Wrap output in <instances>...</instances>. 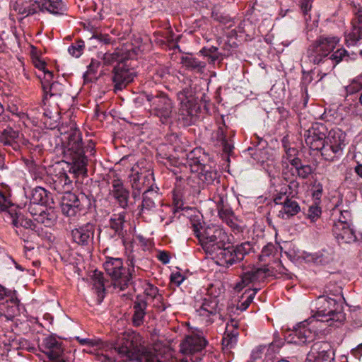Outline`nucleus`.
Masks as SVG:
<instances>
[{
	"label": "nucleus",
	"mask_w": 362,
	"mask_h": 362,
	"mask_svg": "<svg viewBox=\"0 0 362 362\" xmlns=\"http://www.w3.org/2000/svg\"><path fill=\"white\" fill-rule=\"evenodd\" d=\"M84 48V42L83 40H78L76 43L71 45L69 49V53L76 58L79 57Z\"/></svg>",
	"instance_id": "obj_47"
},
{
	"label": "nucleus",
	"mask_w": 362,
	"mask_h": 362,
	"mask_svg": "<svg viewBox=\"0 0 362 362\" xmlns=\"http://www.w3.org/2000/svg\"><path fill=\"white\" fill-rule=\"evenodd\" d=\"M161 202L160 195L154 189H146L142 194L141 204L139 206V214L150 211Z\"/></svg>",
	"instance_id": "obj_23"
},
{
	"label": "nucleus",
	"mask_w": 362,
	"mask_h": 362,
	"mask_svg": "<svg viewBox=\"0 0 362 362\" xmlns=\"http://www.w3.org/2000/svg\"><path fill=\"white\" fill-rule=\"evenodd\" d=\"M322 214L321 208L316 204H312L309 206L306 216L312 222H315L318 218L320 217Z\"/></svg>",
	"instance_id": "obj_50"
},
{
	"label": "nucleus",
	"mask_w": 362,
	"mask_h": 362,
	"mask_svg": "<svg viewBox=\"0 0 362 362\" xmlns=\"http://www.w3.org/2000/svg\"><path fill=\"white\" fill-rule=\"evenodd\" d=\"M286 158L288 160H290V159H292L293 158L297 157L298 154V150L295 147H291L288 148L285 151Z\"/></svg>",
	"instance_id": "obj_63"
},
{
	"label": "nucleus",
	"mask_w": 362,
	"mask_h": 362,
	"mask_svg": "<svg viewBox=\"0 0 362 362\" xmlns=\"http://www.w3.org/2000/svg\"><path fill=\"white\" fill-rule=\"evenodd\" d=\"M42 88L43 90V103L46 104V100L49 98H54L56 100L61 98L65 91V86L57 82L52 81L53 73L47 71L45 73V76L41 78Z\"/></svg>",
	"instance_id": "obj_14"
},
{
	"label": "nucleus",
	"mask_w": 362,
	"mask_h": 362,
	"mask_svg": "<svg viewBox=\"0 0 362 362\" xmlns=\"http://www.w3.org/2000/svg\"><path fill=\"white\" fill-rule=\"evenodd\" d=\"M34 219L38 223L44 224L46 227H50L56 223L57 214L53 207L45 206L43 212L40 214L37 217H35Z\"/></svg>",
	"instance_id": "obj_35"
},
{
	"label": "nucleus",
	"mask_w": 362,
	"mask_h": 362,
	"mask_svg": "<svg viewBox=\"0 0 362 362\" xmlns=\"http://www.w3.org/2000/svg\"><path fill=\"white\" fill-rule=\"evenodd\" d=\"M112 73L115 92L123 90L136 76V72L132 69L127 67L124 63L117 64L114 67Z\"/></svg>",
	"instance_id": "obj_15"
},
{
	"label": "nucleus",
	"mask_w": 362,
	"mask_h": 362,
	"mask_svg": "<svg viewBox=\"0 0 362 362\" xmlns=\"http://www.w3.org/2000/svg\"><path fill=\"white\" fill-rule=\"evenodd\" d=\"M18 136L19 133L18 131H15L11 127H7L2 132L0 136V141L4 146L11 147L13 151H18L20 146L16 140Z\"/></svg>",
	"instance_id": "obj_30"
},
{
	"label": "nucleus",
	"mask_w": 362,
	"mask_h": 362,
	"mask_svg": "<svg viewBox=\"0 0 362 362\" xmlns=\"http://www.w3.org/2000/svg\"><path fill=\"white\" fill-rule=\"evenodd\" d=\"M221 308L218 305V300L216 298H204L202 305L198 311L200 315L209 316V315H218L219 318H222L221 313Z\"/></svg>",
	"instance_id": "obj_28"
},
{
	"label": "nucleus",
	"mask_w": 362,
	"mask_h": 362,
	"mask_svg": "<svg viewBox=\"0 0 362 362\" xmlns=\"http://www.w3.org/2000/svg\"><path fill=\"white\" fill-rule=\"evenodd\" d=\"M208 158L200 148H196L187 155L185 165L188 166L192 173L199 174V179L205 184L215 185L220 182V175L216 169L215 165L206 163Z\"/></svg>",
	"instance_id": "obj_7"
},
{
	"label": "nucleus",
	"mask_w": 362,
	"mask_h": 362,
	"mask_svg": "<svg viewBox=\"0 0 362 362\" xmlns=\"http://www.w3.org/2000/svg\"><path fill=\"white\" fill-rule=\"evenodd\" d=\"M86 197H81L71 192L64 193L61 199V210L62 214L67 217H74L84 209L83 202Z\"/></svg>",
	"instance_id": "obj_12"
},
{
	"label": "nucleus",
	"mask_w": 362,
	"mask_h": 362,
	"mask_svg": "<svg viewBox=\"0 0 362 362\" xmlns=\"http://www.w3.org/2000/svg\"><path fill=\"white\" fill-rule=\"evenodd\" d=\"M157 258L164 264L169 263L170 255L166 251H160L157 255Z\"/></svg>",
	"instance_id": "obj_62"
},
{
	"label": "nucleus",
	"mask_w": 362,
	"mask_h": 362,
	"mask_svg": "<svg viewBox=\"0 0 362 362\" xmlns=\"http://www.w3.org/2000/svg\"><path fill=\"white\" fill-rule=\"evenodd\" d=\"M144 95L150 104L151 114L159 117L163 124L166 123L171 117L173 109L170 98L165 93L158 90L144 93Z\"/></svg>",
	"instance_id": "obj_8"
},
{
	"label": "nucleus",
	"mask_w": 362,
	"mask_h": 362,
	"mask_svg": "<svg viewBox=\"0 0 362 362\" xmlns=\"http://www.w3.org/2000/svg\"><path fill=\"white\" fill-rule=\"evenodd\" d=\"M352 30L349 35L348 41L353 44L362 39V14H357L352 20Z\"/></svg>",
	"instance_id": "obj_37"
},
{
	"label": "nucleus",
	"mask_w": 362,
	"mask_h": 362,
	"mask_svg": "<svg viewBox=\"0 0 362 362\" xmlns=\"http://www.w3.org/2000/svg\"><path fill=\"white\" fill-rule=\"evenodd\" d=\"M238 333L236 331H229L226 329L224 337L222 339L223 346L227 348H232L237 342Z\"/></svg>",
	"instance_id": "obj_44"
},
{
	"label": "nucleus",
	"mask_w": 362,
	"mask_h": 362,
	"mask_svg": "<svg viewBox=\"0 0 362 362\" xmlns=\"http://www.w3.org/2000/svg\"><path fill=\"white\" fill-rule=\"evenodd\" d=\"M307 320L300 322L294 327L288 335H286L288 343L304 344L311 342L315 337V332L308 327Z\"/></svg>",
	"instance_id": "obj_16"
},
{
	"label": "nucleus",
	"mask_w": 362,
	"mask_h": 362,
	"mask_svg": "<svg viewBox=\"0 0 362 362\" xmlns=\"http://www.w3.org/2000/svg\"><path fill=\"white\" fill-rule=\"evenodd\" d=\"M37 10L47 11L51 14L62 16L66 13L67 7L64 0H43L42 2L35 1L28 5L18 6L16 11L18 13L28 16L37 13Z\"/></svg>",
	"instance_id": "obj_9"
},
{
	"label": "nucleus",
	"mask_w": 362,
	"mask_h": 362,
	"mask_svg": "<svg viewBox=\"0 0 362 362\" xmlns=\"http://www.w3.org/2000/svg\"><path fill=\"white\" fill-rule=\"evenodd\" d=\"M351 214L349 210L341 211L339 221L337 223H349V221H351Z\"/></svg>",
	"instance_id": "obj_58"
},
{
	"label": "nucleus",
	"mask_w": 362,
	"mask_h": 362,
	"mask_svg": "<svg viewBox=\"0 0 362 362\" xmlns=\"http://www.w3.org/2000/svg\"><path fill=\"white\" fill-rule=\"evenodd\" d=\"M11 209L13 210V212L17 211L14 205L2 192H0V209L9 214V210Z\"/></svg>",
	"instance_id": "obj_48"
},
{
	"label": "nucleus",
	"mask_w": 362,
	"mask_h": 362,
	"mask_svg": "<svg viewBox=\"0 0 362 362\" xmlns=\"http://www.w3.org/2000/svg\"><path fill=\"white\" fill-rule=\"evenodd\" d=\"M326 296H320L316 300V313L313 317L316 321L327 322L328 326H338L335 323L342 324L346 320L344 312V298L341 288L338 286L334 291L327 286Z\"/></svg>",
	"instance_id": "obj_2"
},
{
	"label": "nucleus",
	"mask_w": 362,
	"mask_h": 362,
	"mask_svg": "<svg viewBox=\"0 0 362 362\" xmlns=\"http://www.w3.org/2000/svg\"><path fill=\"white\" fill-rule=\"evenodd\" d=\"M306 360L309 362H332L334 360V353L331 344L322 341L314 343Z\"/></svg>",
	"instance_id": "obj_13"
},
{
	"label": "nucleus",
	"mask_w": 362,
	"mask_h": 362,
	"mask_svg": "<svg viewBox=\"0 0 362 362\" xmlns=\"http://www.w3.org/2000/svg\"><path fill=\"white\" fill-rule=\"evenodd\" d=\"M127 268L124 267L122 259L113 257H107L103 264L104 269L111 279L114 288L120 291H124L129 286L135 290V264L133 258L127 259Z\"/></svg>",
	"instance_id": "obj_5"
},
{
	"label": "nucleus",
	"mask_w": 362,
	"mask_h": 362,
	"mask_svg": "<svg viewBox=\"0 0 362 362\" xmlns=\"http://www.w3.org/2000/svg\"><path fill=\"white\" fill-rule=\"evenodd\" d=\"M252 146L247 148V151L254 159H258L259 154L267 146V141L255 135V140L252 141Z\"/></svg>",
	"instance_id": "obj_38"
},
{
	"label": "nucleus",
	"mask_w": 362,
	"mask_h": 362,
	"mask_svg": "<svg viewBox=\"0 0 362 362\" xmlns=\"http://www.w3.org/2000/svg\"><path fill=\"white\" fill-rule=\"evenodd\" d=\"M345 90L347 95H353L362 90V74L355 77Z\"/></svg>",
	"instance_id": "obj_42"
},
{
	"label": "nucleus",
	"mask_w": 362,
	"mask_h": 362,
	"mask_svg": "<svg viewBox=\"0 0 362 362\" xmlns=\"http://www.w3.org/2000/svg\"><path fill=\"white\" fill-rule=\"evenodd\" d=\"M125 222V213L114 214L109 220V228L114 231L111 235L112 238H119L123 239L126 234L124 229Z\"/></svg>",
	"instance_id": "obj_27"
},
{
	"label": "nucleus",
	"mask_w": 362,
	"mask_h": 362,
	"mask_svg": "<svg viewBox=\"0 0 362 362\" xmlns=\"http://www.w3.org/2000/svg\"><path fill=\"white\" fill-rule=\"evenodd\" d=\"M305 144L312 151L320 152L327 161H334L346 146V134L339 129L329 130L322 123H315L305 132Z\"/></svg>",
	"instance_id": "obj_1"
},
{
	"label": "nucleus",
	"mask_w": 362,
	"mask_h": 362,
	"mask_svg": "<svg viewBox=\"0 0 362 362\" xmlns=\"http://www.w3.org/2000/svg\"><path fill=\"white\" fill-rule=\"evenodd\" d=\"M93 38L98 40L99 42H103L105 45H109L112 42V37L107 34L97 33L93 35Z\"/></svg>",
	"instance_id": "obj_57"
},
{
	"label": "nucleus",
	"mask_w": 362,
	"mask_h": 362,
	"mask_svg": "<svg viewBox=\"0 0 362 362\" xmlns=\"http://www.w3.org/2000/svg\"><path fill=\"white\" fill-rule=\"evenodd\" d=\"M9 216L12 218V224L15 227L21 226L25 229L35 230L36 225L33 221L31 219L25 218V216L21 212H13V210L11 209L9 210Z\"/></svg>",
	"instance_id": "obj_33"
},
{
	"label": "nucleus",
	"mask_w": 362,
	"mask_h": 362,
	"mask_svg": "<svg viewBox=\"0 0 362 362\" xmlns=\"http://www.w3.org/2000/svg\"><path fill=\"white\" fill-rule=\"evenodd\" d=\"M177 99L180 103L181 115L190 117V121H192L201 110V104L197 101L192 90L189 88H184L177 93Z\"/></svg>",
	"instance_id": "obj_11"
},
{
	"label": "nucleus",
	"mask_w": 362,
	"mask_h": 362,
	"mask_svg": "<svg viewBox=\"0 0 362 362\" xmlns=\"http://www.w3.org/2000/svg\"><path fill=\"white\" fill-rule=\"evenodd\" d=\"M145 293L151 298H155L158 293V288L152 285H148L145 289Z\"/></svg>",
	"instance_id": "obj_64"
},
{
	"label": "nucleus",
	"mask_w": 362,
	"mask_h": 362,
	"mask_svg": "<svg viewBox=\"0 0 362 362\" xmlns=\"http://www.w3.org/2000/svg\"><path fill=\"white\" fill-rule=\"evenodd\" d=\"M129 179L132 189H136L139 191L145 190V187L146 189H153L154 177L153 172L148 170L140 173L136 172L132 173L129 176Z\"/></svg>",
	"instance_id": "obj_19"
},
{
	"label": "nucleus",
	"mask_w": 362,
	"mask_h": 362,
	"mask_svg": "<svg viewBox=\"0 0 362 362\" xmlns=\"http://www.w3.org/2000/svg\"><path fill=\"white\" fill-rule=\"evenodd\" d=\"M54 184L55 189L58 191H63L64 193L66 192H71L73 187L72 180L65 173L59 175L57 180L54 182Z\"/></svg>",
	"instance_id": "obj_39"
},
{
	"label": "nucleus",
	"mask_w": 362,
	"mask_h": 362,
	"mask_svg": "<svg viewBox=\"0 0 362 362\" xmlns=\"http://www.w3.org/2000/svg\"><path fill=\"white\" fill-rule=\"evenodd\" d=\"M269 272V269L267 267H261L244 273L241 276V281L236 284L235 290L238 292L240 291L249 284L264 278Z\"/></svg>",
	"instance_id": "obj_25"
},
{
	"label": "nucleus",
	"mask_w": 362,
	"mask_h": 362,
	"mask_svg": "<svg viewBox=\"0 0 362 362\" xmlns=\"http://www.w3.org/2000/svg\"><path fill=\"white\" fill-rule=\"evenodd\" d=\"M312 4L313 0H299V6L306 22L311 18L309 11L311 10Z\"/></svg>",
	"instance_id": "obj_46"
},
{
	"label": "nucleus",
	"mask_w": 362,
	"mask_h": 362,
	"mask_svg": "<svg viewBox=\"0 0 362 362\" xmlns=\"http://www.w3.org/2000/svg\"><path fill=\"white\" fill-rule=\"evenodd\" d=\"M42 346L45 349L42 351L47 356L48 358L57 359L62 356L64 349L62 342L57 341L55 337L49 336L43 339Z\"/></svg>",
	"instance_id": "obj_26"
},
{
	"label": "nucleus",
	"mask_w": 362,
	"mask_h": 362,
	"mask_svg": "<svg viewBox=\"0 0 362 362\" xmlns=\"http://www.w3.org/2000/svg\"><path fill=\"white\" fill-rule=\"evenodd\" d=\"M332 232L339 245L351 244L357 240L355 231L349 223H335Z\"/></svg>",
	"instance_id": "obj_18"
},
{
	"label": "nucleus",
	"mask_w": 362,
	"mask_h": 362,
	"mask_svg": "<svg viewBox=\"0 0 362 362\" xmlns=\"http://www.w3.org/2000/svg\"><path fill=\"white\" fill-rule=\"evenodd\" d=\"M124 53L121 51H117L113 53H105L103 55V62L105 65H111L115 62L119 63H124V59L123 58Z\"/></svg>",
	"instance_id": "obj_43"
},
{
	"label": "nucleus",
	"mask_w": 362,
	"mask_h": 362,
	"mask_svg": "<svg viewBox=\"0 0 362 362\" xmlns=\"http://www.w3.org/2000/svg\"><path fill=\"white\" fill-rule=\"evenodd\" d=\"M218 212L219 217L223 221L225 220H226V219H228L230 217H234V214H233V211L230 208H228L227 206L221 208V209H219L218 210Z\"/></svg>",
	"instance_id": "obj_54"
},
{
	"label": "nucleus",
	"mask_w": 362,
	"mask_h": 362,
	"mask_svg": "<svg viewBox=\"0 0 362 362\" xmlns=\"http://www.w3.org/2000/svg\"><path fill=\"white\" fill-rule=\"evenodd\" d=\"M30 203L33 204L49 205V201L53 203L51 194L41 187H37L32 189L29 195Z\"/></svg>",
	"instance_id": "obj_29"
},
{
	"label": "nucleus",
	"mask_w": 362,
	"mask_h": 362,
	"mask_svg": "<svg viewBox=\"0 0 362 362\" xmlns=\"http://www.w3.org/2000/svg\"><path fill=\"white\" fill-rule=\"evenodd\" d=\"M213 200L216 204L218 210L226 206L225 203L227 201V195L223 187L217 190L213 197Z\"/></svg>",
	"instance_id": "obj_45"
},
{
	"label": "nucleus",
	"mask_w": 362,
	"mask_h": 362,
	"mask_svg": "<svg viewBox=\"0 0 362 362\" xmlns=\"http://www.w3.org/2000/svg\"><path fill=\"white\" fill-rule=\"evenodd\" d=\"M146 301L143 299H140L138 296L133 307L134 313L132 316V323L134 326L139 327L143 324L144 318L146 315Z\"/></svg>",
	"instance_id": "obj_32"
},
{
	"label": "nucleus",
	"mask_w": 362,
	"mask_h": 362,
	"mask_svg": "<svg viewBox=\"0 0 362 362\" xmlns=\"http://www.w3.org/2000/svg\"><path fill=\"white\" fill-rule=\"evenodd\" d=\"M110 194L116 200L118 205L126 209L129 205V191L119 179H114L112 182Z\"/></svg>",
	"instance_id": "obj_20"
},
{
	"label": "nucleus",
	"mask_w": 362,
	"mask_h": 362,
	"mask_svg": "<svg viewBox=\"0 0 362 362\" xmlns=\"http://www.w3.org/2000/svg\"><path fill=\"white\" fill-rule=\"evenodd\" d=\"M332 259V254H328V255H325L324 254H321L320 256H317L315 259V262L317 263H320L322 264H327Z\"/></svg>",
	"instance_id": "obj_61"
},
{
	"label": "nucleus",
	"mask_w": 362,
	"mask_h": 362,
	"mask_svg": "<svg viewBox=\"0 0 362 362\" xmlns=\"http://www.w3.org/2000/svg\"><path fill=\"white\" fill-rule=\"evenodd\" d=\"M181 62L186 69L196 73H203L206 67V62L199 60L193 56L182 57Z\"/></svg>",
	"instance_id": "obj_34"
},
{
	"label": "nucleus",
	"mask_w": 362,
	"mask_h": 362,
	"mask_svg": "<svg viewBox=\"0 0 362 362\" xmlns=\"http://www.w3.org/2000/svg\"><path fill=\"white\" fill-rule=\"evenodd\" d=\"M4 345L7 351L29 349L28 341L21 337H10L4 341Z\"/></svg>",
	"instance_id": "obj_36"
},
{
	"label": "nucleus",
	"mask_w": 362,
	"mask_h": 362,
	"mask_svg": "<svg viewBox=\"0 0 362 362\" xmlns=\"http://www.w3.org/2000/svg\"><path fill=\"white\" fill-rule=\"evenodd\" d=\"M3 307L4 315L8 320H13L15 317L20 314L19 300L13 295L6 300Z\"/></svg>",
	"instance_id": "obj_31"
},
{
	"label": "nucleus",
	"mask_w": 362,
	"mask_h": 362,
	"mask_svg": "<svg viewBox=\"0 0 362 362\" xmlns=\"http://www.w3.org/2000/svg\"><path fill=\"white\" fill-rule=\"evenodd\" d=\"M206 339L199 335L187 336L180 344V351L185 355L201 351L206 345Z\"/></svg>",
	"instance_id": "obj_21"
},
{
	"label": "nucleus",
	"mask_w": 362,
	"mask_h": 362,
	"mask_svg": "<svg viewBox=\"0 0 362 362\" xmlns=\"http://www.w3.org/2000/svg\"><path fill=\"white\" fill-rule=\"evenodd\" d=\"M217 47L212 46L209 49L203 48L200 52L205 57H209L212 62L218 59Z\"/></svg>",
	"instance_id": "obj_51"
},
{
	"label": "nucleus",
	"mask_w": 362,
	"mask_h": 362,
	"mask_svg": "<svg viewBox=\"0 0 362 362\" xmlns=\"http://www.w3.org/2000/svg\"><path fill=\"white\" fill-rule=\"evenodd\" d=\"M291 185L282 187L280 192L274 197V202L276 205L281 206L278 216L282 219L290 218L300 211V206L294 196L288 194V188L291 189Z\"/></svg>",
	"instance_id": "obj_10"
},
{
	"label": "nucleus",
	"mask_w": 362,
	"mask_h": 362,
	"mask_svg": "<svg viewBox=\"0 0 362 362\" xmlns=\"http://www.w3.org/2000/svg\"><path fill=\"white\" fill-rule=\"evenodd\" d=\"M33 62L36 68L43 71V76H45V73L48 71L46 69V63L37 57L33 59Z\"/></svg>",
	"instance_id": "obj_59"
},
{
	"label": "nucleus",
	"mask_w": 362,
	"mask_h": 362,
	"mask_svg": "<svg viewBox=\"0 0 362 362\" xmlns=\"http://www.w3.org/2000/svg\"><path fill=\"white\" fill-rule=\"evenodd\" d=\"M95 225L91 223H86L78 228L71 230L73 240L78 245L87 246L90 245L94 238Z\"/></svg>",
	"instance_id": "obj_17"
},
{
	"label": "nucleus",
	"mask_w": 362,
	"mask_h": 362,
	"mask_svg": "<svg viewBox=\"0 0 362 362\" xmlns=\"http://www.w3.org/2000/svg\"><path fill=\"white\" fill-rule=\"evenodd\" d=\"M122 52L124 53L123 58L125 60L132 59L135 58L141 52V49L139 47H132L131 49H126L125 50H122Z\"/></svg>",
	"instance_id": "obj_52"
},
{
	"label": "nucleus",
	"mask_w": 362,
	"mask_h": 362,
	"mask_svg": "<svg viewBox=\"0 0 362 362\" xmlns=\"http://www.w3.org/2000/svg\"><path fill=\"white\" fill-rule=\"evenodd\" d=\"M258 290H259L258 288H254L252 290L247 289L245 291V292L244 293V295H246V294H248V295L246 296L245 300L244 302H243L240 305V309L242 310H245L249 307L250 303L252 302Z\"/></svg>",
	"instance_id": "obj_49"
},
{
	"label": "nucleus",
	"mask_w": 362,
	"mask_h": 362,
	"mask_svg": "<svg viewBox=\"0 0 362 362\" xmlns=\"http://www.w3.org/2000/svg\"><path fill=\"white\" fill-rule=\"evenodd\" d=\"M252 249L250 242H245L239 245H234L235 257L238 262L243 260L245 256L247 255Z\"/></svg>",
	"instance_id": "obj_41"
},
{
	"label": "nucleus",
	"mask_w": 362,
	"mask_h": 362,
	"mask_svg": "<svg viewBox=\"0 0 362 362\" xmlns=\"http://www.w3.org/2000/svg\"><path fill=\"white\" fill-rule=\"evenodd\" d=\"M93 288L95 289L98 293V300L100 303L104 298V292L105 290L103 274L101 272L97 273V271H95L93 277Z\"/></svg>",
	"instance_id": "obj_40"
},
{
	"label": "nucleus",
	"mask_w": 362,
	"mask_h": 362,
	"mask_svg": "<svg viewBox=\"0 0 362 362\" xmlns=\"http://www.w3.org/2000/svg\"><path fill=\"white\" fill-rule=\"evenodd\" d=\"M210 255L214 256L219 261V264L222 265L226 264L229 267L237 263L235 257L234 245H231L230 240L228 245L218 247L214 251V253Z\"/></svg>",
	"instance_id": "obj_24"
},
{
	"label": "nucleus",
	"mask_w": 362,
	"mask_h": 362,
	"mask_svg": "<svg viewBox=\"0 0 362 362\" xmlns=\"http://www.w3.org/2000/svg\"><path fill=\"white\" fill-rule=\"evenodd\" d=\"M184 279V276L180 272L173 273L170 275V281L176 286H180Z\"/></svg>",
	"instance_id": "obj_60"
},
{
	"label": "nucleus",
	"mask_w": 362,
	"mask_h": 362,
	"mask_svg": "<svg viewBox=\"0 0 362 362\" xmlns=\"http://www.w3.org/2000/svg\"><path fill=\"white\" fill-rule=\"evenodd\" d=\"M339 42V37L335 36H320L308 47L306 56L303 62L315 65L321 63H330L332 68L335 67L344 58L349 57L347 51L344 48L338 49L329 57ZM346 59L347 60V59Z\"/></svg>",
	"instance_id": "obj_3"
},
{
	"label": "nucleus",
	"mask_w": 362,
	"mask_h": 362,
	"mask_svg": "<svg viewBox=\"0 0 362 362\" xmlns=\"http://www.w3.org/2000/svg\"><path fill=\"white\" fill-rule=\"evenodd\" d=\"M46 205L41 204H33L30 203L28 210L33 218L37 217L40 214L43 212L44 208Z\"/></svg>",
	"instance_id": "obj_53"
},
{
	"label": "nucleus",
	"mask_w": 362,
	"mask_h": 362,
	"mask_svg": "<svg viewBox=\"0 0 362 362\" xmlns=\"http://www.w3.org/2000/svg\"><path fill=\"white\" fill-rule=\"evenodd\" d=\"M274 250V246L272 244H267L265 245L261 252V255H259V260L262 261L264 259V257H269L271 255Z\"/></svg>",
	"instance_id": "obj_56"
},
{
	"label": "nucleus",
	"mask_w": 362,
	"mask_h": 362,
	"mask_svg": "<svg viewBox=\"0 0 362 362\" xmlns=\"http://www.w3.org/2000/svg\"><path fill=\"white\" fill-rule=\"evenodd\" d=\"M58 130L61 134H64V138L62 139L64 144V157L71 163L73 172L76 174L86 175L88 158L85 156L81 133L78 129L72 127L69 132H67L63 126L59 127Z\"/></svg>",
	"instance_id": "obj_4"
},
{
	"label": "nucleus",
	"mask_w": 362,
	"mask_h": 362,
	"mask_svg": "<svg viewBox=\"0 0 362 362\" xmlns=\"http://www.w3.org/2000/svg\"><path fill=\"white\" fill-rule=\"evenodd\" d=\"M313 173V168L310 165H305L300 172H298V176L301 179H307Z\"/></svg>",
	"instance_id": "obj_55"
},
{
	"label": "nucleus",
	"mask_w": 362,
	"mask_h": 362,
	"mask_svg": "<svg viewBox=\"0 0 362 362\" xmlns=\"http://www.w3.org/2000/svg\"><path fill=\"white\" fill-rule=\"evenodd\" d=\"M192 226L194 233L207 254H213L218 247L229 243L228 235L218 226L211 225L204 228H202L200 223H193Z\"/></svg>",
	"instance_id": "obj_6"
},
{
	"label": "nucleus",
	"mask_w": 362,
	"mask_h": 362,
	"mask_svg": "<svg viewBox=\"0 0 362 362\" xmlns=\"http://www.w3.org/2000/svg\"><path fill=\"white\" fill-rule=\"evenodd\" d=\"M223 124L220 125L217 130L214 134V137L216 139L220 145L222 146L223 151L226 153H230L233 149V144L231 138L235 136V132L230 130L228 133V127L226 125L222 117Z\"/></svg>",
	"instance_id": "obj_22"
}]
</instances>
